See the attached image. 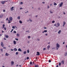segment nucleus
Returning a JSON list of instances; mask_svg holds the SVG:
<instances>
[{"instance_id": "obj_63", "label": "nucleus", "mask_w": 67, "mask_h": 67, "mask_svg": "<svg viewBox=\"0 0 67 67\" xmlns=\"http://www.w3.org/2000/svg\"><path fill=\"white\" fill-rule=\"evenodd\" d=\"M42 3H43V4H44V3H45V2H43Z\"/></svg>"}, {"instance_id": "obj_42", "label": "nucleus", "mask_w": 67, "mask_h": 67, "mask_svg": "<svg viewBox=\"0 0 67 67\" xmlns=\"http://www.w3.org/2000/svg\"><path fill=\"white\" fill-rule=\"evenodd\" d=\"M26 32H28L29 33V31H26Z\"/></svg>"}, {"instance_id": "obj_31", "label": "nucleus", "mask_w": 67, "mask_h": 67, "mask_svg": "<svg viewBox=\"0 0 67 67\" xmlns=\"http://www.w3.org/2000/svg\"><path fill=\"white\" fill-rule=\"evenodd\" d=\"M3 28L4 27V26H5V25L3 24Z\"/></svg>"}, {"instance_id": "obj_39", "label": "nucleus", "mask_w": 67, "mask_h": 67, "mask_svg": "<svg viewBox=\"0 0 67 67\" xmlns=\"http://www.w3.org/2000/svg\"><path fill=\"white\" fill-rule=\"evenodd\" d=\"M29 20L31 22L32 21V20H31V19H29Z\"/></svg>"}, {"instance_id": "obj_8", "label": "nucleus", "mask_w": 67, "mask_h": 67, "mask_svg": "<svg viewBox=\"0 0 67 67\" xmlns=\"http://www.w3.org/2000/svg\"><path fill=\"white\" fill-rule=\"evenodd\" d=\"M47 49L48 50H49V48H50V46L49 45H48V46H47Z\"/></svg>"}, {"instance_id": "obj_25", "label": "nucleus", "mask_w": 67, "mask_h": 67, "mask_svg": "<svg viewBox=\"0 0 67 67\" xmlns=\"http://www.w3.org/2000/svg\"><path fill=\"white\" fill-rule=\"evenodd\" d=\"M19 22L20 23V24H21L22 23V22L21 20H20L19 21Z\"/></svg>"}, {"instance_id": "obj_24", "label": "nucleus", "mask_w": 67, "mask_h": 67, "mask_svg": "<svg viewBox=\"0 0 67 67\" xmlns=\"http://www.w3.org/2000/svg\"><path fill=\"white\" fill-rule=\"evenodd\" d=\"M64 56H67V52L66 53H65Z\"/></svg>"}, {"instance_id": "obj_5", "label": "nucleus", "mask_w": 67, "mask_h": 67, "mask_svg": "<svg viewBox=\"0 0 67 67\" xmlns=\"http://www.w3.org/2000/svg\"><path fill=\"white\" fill-rule=\"evenodd\" d=\"M9 19L10 21H11L12 20L13 18L12 17H10L9 18Z\"/></svg>"}, {"instance_id": "obj_53", "label": "nucleus", "mask_w": 67, "mask_h": 67, "mask_svg": "<svg viewBox=\"0 0 67 67\" xmlns=\"http://www.w3.org/2000/svg\"><path fill=\"white\" fill-rule=\"evenodd\" d=\"M54 26H57L55 24H54Z\"/></svg>"}, {"instance_id": "obj_57", "label": "nucleus", "mask_w": 67, "mask_h": 67, "mask_svg": "<svg viewBox=\"0 0 67 67\" xmlns=\"http://www.w3.org/2000/svg\"><path fill=\"white\" fill-rule=\"evenodd\" d=\"M55 49V48H52V49Z\"/></svg>"}, {"instance_id": "obj_60", "label": "nucleus", "mask_w": 67, "mask_h": 67, "mask_svg": "<svg viewBox=\"0 0 67 67\" xmlns=\"http://www.w3.org/2000/svg\"><path fill=\"white\" fill-rule=\"evenodd\" d=\"M3 32H4V31H3V30H2V33H3Z\"/></svg>"}, {"instance_id": "obj_16", "label": "nucleus", "mask_w": 67, "mask_h": 67, "mask_svg": "<svg viewBox=\"0 0 67 67\" xmlns=\"http://www.w3.org/2000/svg\"><path fill=\"white\" fill-rule=\"evenodd\" d=\"M13 43L15 45V44H16V42L15 41H13Z\"/></svg>"}, {"instance_id": "obj_7", "label": "nucleus", "mask_w": 67, "mask_h": 67, "mask_svg": "<svg viewBox=\"0 0 67 67\" xmlns=\"http://www.w3.org/2000/svg\"><path fill=\"white\" fill-rule=\"evenodd\" d=\"M37 54H36V55H40V53L39 52H37Z\"/></svg>"}, {"instance_id": "obj_54", "label": "nucleus", "mask_w": 67, "mask_h": 67, "mask_svg": "<svg viewBox=\"0 0 67 67\" xmlns=\"http://www.w3.org/2000/svg\"><path fill=\"white\" fill-rule=\"evenodd\" d=\"M57 47H57V48H57L56 49H58L59 48L58 47V48Z\"/></svg>"}, {"instance_id": "obj_28", "label": "nucleus", "mask_w": 67, "mask_h": 67, "mask_svg": "<svg viewBox=\"0 0 67 67\" xmlns=\"http://www.w3.org/2000/svg\"><path fill=\"white\" fill-rule=\"evenodd\" d=\"M27 37L28 38H30L31 37L30 36H29Z\"/></svg>"}, {"instance_id": "obj_46", "label": "nucleus", "mask_w": 67, "mask_h": 67, "mask_svg": "<svg viewBox=\"0 0 67 67\" xmlns=\"http://www.w3.org/2000/svg\"><path fill=\"white\" fill-rule=\"evenodd\" d=\"M3 12H5V10L4 9V10H3Z\"/></svg>"}, {"instance_id": "obj_30", "label": "nucleus", "mask_w": 67, "mask_h": 67, "mask_svg": "<svg viewBox=\"0 0 67 67\" xmlns=\"http://www.w3.org/2000/svg\"><path fill=\"white\" fill-rule=\"evenodd\" d=\"M20 16H19L18 17V19H20Z\"/></svg>"}, {"instance_id": "obj_58", "label": "nucleus", "mask_w": 67, "mask_h": 67, "mask_svg": "<svg viewBox=\"0 0 67 67\" xmlns=\"http://www.w3.org/2000/svg\"><path fill=\"white\" fill-rule=\"evenodd\" d=\"M56 67H58V65H57V66H56Z\"/></svg>"}, {"instance_id": "obj_41", "label": "nucleus", "mask_w": 67, "mask_h": 67, "mask_svg": "<svg viewBox=\"0 0 67 67\" xmlns=\"http://www.w3.org/2000/svg\"><path fill=\"white\" fill-rule=\"evenodd\" d=\"M20 4H23V3L22 2H21V3H20Z\"/></svg>"}, {"instance_id": "obj_38", "label": "nucleus", "mask_w": 67, "mask_h": 67, "mask_svg": "<svg viewBox=\"0 0 67 67\" xmlns=\"http://www.w3.org/2000/svg\"><path fill=\"white\" fill-rule=\"evenodd\" d=\"M30 65H31L32 64V62L31 61L30 62Z\"/></svg>"}, {"instance_id": "obj_40", "label": "nucleus", "mask_w": 67, "mask_h": 67, "mask_svg": "<svg viewBox=\"0 0 67 67\" xmlns=\"http://www.w3.org/2000/svg\"><path fill=\"white\" fill-rule=\"evenodd\" d=\"M12 28H13V29H15V27L14 26H13L12 27Z\"/></svg>"}, {"instance_id": "obj_59", "label": "nucleus", "mask_w": 67, "mask_h": 67, "mask_svg": "<svg viewBox=\"0 0 67 67\" xmlns=\"http://www.w3.org/2000/svg\"><path fill=\"white\" fill-rule=\"evenodd\" d=\"M49 8V6H48V8Z\"/></svg>"}, {"instance_id": "obj_2", "label": "nucleus", "mask_w": 67, "mask_h": 67, "mask_svg": "<svg viewBox=\"0 0 67 67\" xmlns=\"http://www.w3.org/2000/svg\"><path fill=\"white\" fill-rule=\"evenodd\" d=\"M63 4V2H62L60 4V6H59V7H61L62 6V5Z\"/></svg>"}, {"instance_id": "obj_48", "label": "nucleus", "mask_w": 67, "mask_h": 67, "mask_svg": "<svg viewBox=\"0 0 67 67\" xmlns=\"http://www.w3.org/2000/svg\"><path fill=\"white\" fill-rule=\"evenodd\" d=\"M14 33H16V32L15 31H14Z\"/></svg>"}, {"instance_id": "obj_32", "label": "nucleus", "mask_w": 67, "mask_h": 67, "mask_svg": "<svg viewBox=\"0 0 67 67\" xmlns=\"http://www.w3.org/2000/svg\"><path fill=\"white\" fill-rule=\"evenodd\" d=\"M1 50L2 52H3V49H2L1 48Z\"/></svg>"}, {"instance_id": "obj_50", "label": "nucleus", "mask_w": 67, "mask_h": 67, "mask_svg": "<svg viewBox=\"0 0 67 67\" xmlns=\"http://www.w3.org/2000/svg\"><path fill=\"white\" fill-rule=\"evenodd\" d=\"M46 48H43V50L44 51H45V50H46Z\"/></svg>"}, {"instance_id": "obj_55", "label": "nucleus", "mask_w": 67, "mask_h": 67, "mask_svg": "<svg viewBox=\"0 0 67 67\" xmlns=\"http://www.w3.org/2000/svg\"><path fill=\"white\" fill-rule=\"evenodd\" d=\"M37 40L38 41H40V39H37Z\"/></svg>"}, {"instance_id": "obj_35", "label": "nucleus", "mask_w": 67, "mask_h": 67, "mask_svg": "<svg viewBox=\"0 0 67 67\" xmlns=\"http://www.w3.org/2000/svg\"><path fill=\"white\" fill-rule=\"evenodd\" d=\"M50 13H53V12H52V11H50Z\"/></svg>"}, {"instance_id": "obj_34", "label": "nucleus", "mask_w": 67, "mask_h": 67, "mask_svg": "<svg viewBox=\"0 0 67 67\" xmlns=\"http://www.w3.org/2000/svg\"><path fill=\"white\" fill-rule=\"evenodd\" d=\"M49 63H51V61L50 60H49V61H48Z\"/></svg>"}, {"instance_id": "obj_14", "label": "nucleus", "mask_w": 67, "mask_h": 67, "mask_svg": "<svg viewBox=\"0 0 67 67\" xmlns=\"http://www.w3.org/2000/svg\"><path fill=\"white\" fill-rule=\"evenodd\" d=\"M9 54H8L7 53H6L5 55L6 56H8Z\"/></svg>"}, {"instance_id": "obj_11", "label": "nucleus", "mask_w": 67, "mask_h": 67, "mask_svg": "<svg viewBox=\"0 0 67 67\" xmlns=\"http://www.w3.org/2000/svg\"><path fill=\"white\" fill-rule=\"evenodd\" d=\"M57 26L56 27H58V26H60V24L59 23H58L57 24Z\"/></svg>"}, {"instance_id": "obj_18", "label": "nucleus", "mask_w": 67, "mask_h": 67, "mask_svg": "<svg viewBox=\"0 0 67 67\" xmlns=\"http://www.w3.org/2000/svg\"><path fill=\"white\" fill-rule=\"evenodd\" d=\"M18 51L20 52H21L22 51L20 48H19L18 49Z\"/></svg>"}, {"instance_id": "obj_12", "label": "nucleus", "mask_w": 67, "mask_h": 67, "mask_svg": "<svg viewBox=\"0 0 67 67\" xmlns=\"http://www.w3.org/2000/svg\"><path fill=\"white\" fill-rule=\"evenodd\" d=\"M13 50L14 51H17V49L16 48H15Z\"/></svg>"}, {"instance_id": "obj_62", "label": "nucleus", "mask_w": 67, "mask_h": 67, "mask_svg": "<svg viewBox=\"0 0 67 67\" xmlns=\"http://www.w3.org/2000/svg\"><path fill=\"white\" fill-rule=\"evenodd\" d=\"M44 29H47V28L46 27H44Z\"/></svg>"}, {"instance_id": "obj_36", "label": "nucleus", "mask_w": 67, "mask_h": 67, "mask_svg": "<svg viewBox=\"0 0 67 67\" xmlns=\"http://www.w3.org/2000/svg\"><path fill=\"white\" fill-rule=\"evenodd\" d=\"M29 59V57H27V60H28Z\"/></svg>"}, {"instance_id": "obj_44", "label": "nucleus", "mask_w": 67, "mask_h": 67, "mask_svg": "<svg viewBox=\"0 0 67 67\" xmlns=\"http://www.w3.org/2000/svg\"><path fill=\"white\" fill-rule=\"evenodd\" d=\"M15 40H16V41H18V39L17 38H15Z\"/></svg>"}, {"instance_id": "obj_61", "label": "nucleus", "mask_w": 67, "mask_h": 67, "mask_svg": "<svg viewBox=\"0 0 67 67\" xmlns=\"http://www.w3.org/2000/svg\"><path fill=\"white\" fill-rule=\"evenodd\" d=\"M65 44V42H64L63 43V44Z\"/></svg>"}, {"instance_id": "obj_37", "label": "nucleus", "mask_w": 67, "mask_h": 67, "mask_svg": "<svg viewBox=\"0 0 67 67\" xmlns=\"http://www.w3.org/2000/svg\"><path fill=\"white\" fill-rule=\"evenodd\" d=\"M44 32H47V31L46 30L44 31Z\"/></svg>"}, {"instance_id": "obj_1", "label": "nucleus", "mask_w": 67, "mask_h": 67, "mask_svg": "<svg viewBox=\"0 0 67 67\" xmlns=\"http://www.w3.org/2000/svg\"><path fill=\"white\" fill-rule=\"evenodd\" d=\"M1 44L2 47H3L4 46V44L3 43V42H1Z\"/></svg>"}, {"instance_id": "obj_51", "label": "nucleus", "mask_w": 67, "mask_h": 67, "mask_svg": "<svg viewBox=\"0 0 67 67\" xmlns=\"http://www.w3.org/2000/svg\"><path fill=\"white\" fill-rule=\"evenodd\" d=\"M3 48H4V49H6V48L5 47H3Z\"/></svg>"}, {"instance_id": "obj_26", "label": "nucleus", "mask_w": 67, "mask_h": 67, "mask_svg": "<svg viewBox=\"0 0 67 67\" xmlns=\"http://www.w3.org/2000/svg\"><path fill=\"white\" fill-rule=\"evenodd\" d=\"M18 52H16L15 54L16 55H18Z\"/></svg>"}, {"instance_id": "obj_9", "label": "nucleus", "mask_w": 67, "mask_h": 67, "mask_svg": "<svg viewBox=\"0 0 67 67\" xmlns=\"http://www.w3.org/2000/svg\"><path fill=\"white\" fill-rule=\"evenodd\" d=\"M1 3L2 4H4L5 3V1H2L1 2Z\"/></svg>"}, {"instance_id": "obj_49", "label": "nucleus", "mask_w": 67, "mask_h": 67, "mask_svg": "<svg viewBox=\"0 0 67 67\" xmlns=\"http://www.w3.org/2000/svg\"><path fill=\"white\" fill-rule=\"evenodd\" d=\"M3 40H6V39L4 38H3Z\"/></svg>"}, {"instance_id": "obj_23", "label": "nucleus", "mask_w": 67, "mask_h": 67, "mask_svg": "<svg viewBox=\"0 0 67 67\" xmlns=\"http://www.w3.org/2000/svg\"><path fill=\"white\" fill-rule=\"evenodd\" d=\"M26 51H24V52L23 54H26Z\"/></svg>"}, {"instance_id": "obj_29", "label": "nucleus", "mask_w": 67, "mask_h": 67, "mask_svg": "<svg viewBox=\"0 0 67 67\" xmlns=\"http://www.w3.org/2000/svg\"><path fill=\"white\" fill-rule=\"evenodd\" d=\"M61 65V63H59V66H60Z\"/></svg>"}, {"instance_id": "obj_22", "label": "nucleus", "mask_w": 67, "mask_h": 67, "mask_svg": "<svg viewBox=\"0 0 67 67\" xmlns=\"http://www.w3.org/2000/svg\"><path fill=\"white\" fill-rule=\"evenodd\" d=\"M16 35H17V36L18 37H19V35H19V34H17Z\"/></svg>"}, {"instance_id": "obj_17", "label": "nucleus", "mask_w": 67, "mask_h": 67, "mask_svg": "<svg viewBox=\"0 0 67 67\" xmlns=\"http://www.w3.org/2000/svg\"><path fill=\"white\" fill-rule=\"evenodd\" d=\"M65 24H66L65 22V21H64V22H63V26L64 27V26L65 25Z\"/></svg>"}, {"instance_id": "obj_52", "label": "nucleus", "mask_w": 67, "mask_h": 67, "mask_svg": "<svg viewBox=\"0 0 67 67\" xmlns=\"http://www.w3.org/2000/svg\"><path fill=\"white\" fill-rule=\"evenodd\" d=\"M6 20H8V18H7V19H6Z\"/></svg>"}, {"instance_id": "obj_27", "label": "nucleus", "mask_w": 67, "mask_h": 67, "mask_svg": "<svg viewBox=\"0 0 67 67\" xmlns=\"http://www.w3.org/2000/svg\"><path fill=\"white\" fill-rule=\"evenodd\" d=\"M54 5H57V4L56 3H55L54 2Z\"/></svg>"}, {"instance_id": "obj_64", "label": "nucleus", "mask_w": 67, "mask_h": 67, "mask_svg": "<svg viewBox=\"0 0 67 67\" xmlns=\"http://www.w3.org/2000/svg\"><path fill=\"white\" fill-rule=\"evenodd\" d=\"M52 4H50L51 6H52Z\"/></svg>"}, {"instance_id": "obj_47", "label": "nucleus", "mask_w": 67, "mask_h": 67, "mask_svg": "<svg viewBox=\"0 0 67 67\" xmlns=\"http://www.w3.org/2000/svg\"><path fill=\"white\" fill-rule=\"evenodd\" d=\"M4 29H5V30H7V28H6L5 27H4Z\"/></svg>"}, {"instance_id": "obj_13", "label": "nucleus", "mask_w": 67, "mask_h": 67, "mask_svg": "<svg viewBox=\"0 0 67 67\" xmlns=\"http://www.w3.org/2000/svg\"><path fill=\"white\" fill-rule=\"evenodd\" d=\"M62 64H64V60H63L61 62Z\"/></svg>"}, {"instance_id": "obj_10", "label": "nucleus", "mask_w": 67, "mask_h": 67, "mask_svg": "<svg viewBox=\"0 0 67 67\" xmlns=\"http://www.w3.org/2000/svg\"><path fill=\"white\" fill-rule=\"evenodd\" d=\"M4 36L6 38H8V37H9V36L8 35H5Z\"/></svg>"}, {"instance_id": "obj_56", "label": "nucleus", "mask_w": 67, "mask_h": 67, "mask_svg": "<svg viewBox=\"0 0 67 67\" xmlns=\"http://www.w3.org/2000/svg\"><path fill=\"white\" fill-rule=\"evenodd\" d=\"M45 35H46V36H47V35H48L47 34H46Z\"/></svg>"}, {"instance_id": "obj_45", "label": "nucleus", "mask_w": 67, "mask_h": 67, "mask_svg": "<svg viewBox=\"0 0 67 67\" xmlns=\"http://www.w3.org/2000/svg\"><path fill=\"white\" fill-rule=\"evenodd\" d=\"M55 21H52V23H54L55 22Z\"/></svg>"}, {"instance_id": "obj_4", "label": "nucleus", "mask_w": 67, "mask_h": 67, "mask_svg": "<svg viewBox=\"0 0 67 67\" xmlns=\"http://www.w3.org/2000/svg\"><path fill=\"white\" fill-rule=\"evenodd\" d=\"M60 46L59 45V44L58 43H57V47H56V48H57V47H58V48H59V47H60Z\"/></svg>"}, {"instance_id": "obj_21", "label": "nucleus", "mask_w": 67, "mask_h": 67, "mask_svg": "<svg viewBox=\"0 0 67 67\" xmlns=\"http://www.w3.org/2000/svg\"><path fill=\"white\" fill-rule=\"evenodd\" d=\"M8 23H11V22L10 21V20H8Z\"/></svg>"}, {"instance_id": "obj_19", "label": "nucleus", "mask_w": 67, "mask_h": 67, "mask_svg": "<svg viewBox=\"0 0 67 67\" xmlns=\"http://www.w3.org/2000/svg\"><path fill=\"white\" fill-rule=\"evenodd\" d=\"M61 32V30H59L58 32V34H60Z\"/></svg>"}, {"instance_id": "obj_15", "label": "nucleus", "mask_w": 67, "mask_h": 67, "mask_svg": "<svg viewBox=\"0 0 67 67\" xmlns=\"http://www.w3.org/2000/svg\"><path fill=\"white\" fill-rule=\"evenodd\" d=\"M14 63L13 61H11V64H12V65H13Z\"/></svg>"}, {"instance_id": "obj_33", "label": "nucleus", "mask_w": 67, "mask_h": 67, "mask_svg": "<svg viewBox=\"0 0 67 67\" xmlns=\"http://www.w3.org/2000/svg\"><path fill=\"white\" fill-rule=\"evenodd\" d=\"M27 53H29V49H28L27 50Z\"/></svg>"}, {"instance_id": "obj_6", "label": "nucleus", "mask_w": 67, "mask_h": 67, "mask_svg": "<svg viewBox=\"0 0 67 67\" xmlns=\"http://www.w3.org/2000/svg\"><path fill=\"white\" fill-rule=\"evenodd\" d=\"M14 7H12L11 8V11H13L14 10Z\"/></svg>"}, {"instance_id": "obj_20", "label": "nucleus", "mask_w": 67, "mask_h": 67, "mask_svg": "<svg viewBox=\"0 0 67 67\" xmlns=\"http://www.w3.org/2000/svg\"><path fill=\"white\" fill-rule=\"evenodd\" d=\"M34 67H38V65H35Z\"/></svg>"}, {"instance_id": "obj_43", "label": "nucleus", "mask_w": 67, "mask_h": 67, "mask_svg": "<svg viewBox=\"0 0 67 67\" xmlns=\"http://www.w3.org/2000/svg\"><path fill=\"white\" fill-rule=\"evenodd\" d=\"M14 30L13 29H12V30L10 31V32H12L13 31V30Z\"/></svg>"}, {"instance_id": "obj_3", "label": "nucleus", "mask_w": 67, "mask_h": 67, "mask_svg": "<svg viewBox=\"0 0 67 67\" xmlns=\"http://www.w3.org/2000/svg\"><path fill=\"white\" fill-rule=\"evenodd\" d=\"M3 17V14H1L0 15V18H2Z\"/></svg>"}]
</instances>
